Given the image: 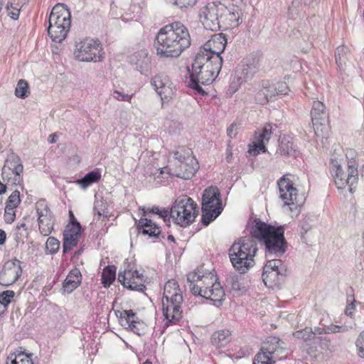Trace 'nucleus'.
Returning a JSON list of instances; mask_svg holds the SVG:
<instances>
[{
  "label": "nucleus",
  "mask_w": 364,
  "mask_h": 364,
  "mask_svg": "<svg viewBox=\"0 0 364 364\" xmlns=\"http://www.w3.org/2000/svg\"><path fill=\"white\" fill-rule=\"evenodd\" d=\"M331 171L338 188L341 189L348 185L349 191L353 193L352 186L357 183L358 179V172L355 161L348 162V170L345 171L336 160H332Z\"/></svg>",
  "instance_id": "nucleus-13"
},
{
  "label": "nucleus",
  "mask_w": 364,
  "mask_h": 364,
  "mask_svg": "<svg viewBox=\"0 0 364 364\" xmlns=\"http://www.w3.org/2000/svg\"><path fill=\"white\" fill-rule=\"evenodd\" d=\"M105 53L100 41L85 38L75 43L74 56L81 62H101Z\"/></svg>",
  "instance_id": "nucleus-11"
},
{
  "label": "nucleus",
  "mask_w": 364,
  "mask_h": 364,
  "mask_svg": "<svg viewBox=\"0 0 364 364\" xmlns=\"http://www.w3.org/2000/svg\"><path fill=\"white\" fill-rule=\"evenodd\" d=\"M121 325L134 333L141 335L144 331V323L140 321L132 310L124 311L120 316Z\"/></svg>",
  "instance_id": "nucleus-28"
},
{
  "label": "nucleus",
  "mask_w": 364,
  "mask_h": 364,
  "mask_svg": "<svg viewBox=\"0 0 364 364\" xmlns=\"http://www.w3.org/2000/svg\"><path fill=\"white\" fill-rule=\"evenodd\" d=\"M81 277L80 271L78 269H73L63 284V291L69 294L75 289L81 283Z\"/></svg>",
  "instance_id": "nucleus-32"
},
{
  "label": "nucleus",
  "mask_w": 364,
  "mask_h": 364,
  "mask_svg": "<svg viewBox=\"0 0 364 364\" xmlns=\"http://www.w3.org/2000/svg\"><path fill=\"white\" fill-rule=\"evenodd\" d=\"M293 336L303 340L308 346L307 352L309 355L316 356V353L321 350H331V340L327 336H321L318 327L305 328L293 333Z\"/></svg>",
  "instance_id": "nucleus-12"
},
{
  "label": "nucleus",
  "mask_w": 364,
  "mask_h": 364,
  "mask_svg": "<svg viewBox=\"0 0 364 364\" xmlns=\"http://www.w3.org/2000/svg\"><path fill=\"white\" fill-rule=\"evenodd\" d=\"M286 272L287 268L281 259H272L267 261L262 273V279L264 284L269 287L279 285Z\"/></svg>",
  "instance_id": "nucleus-16"
},
{
  "label": "nucleus",
  "mask_w": 364,
  "mask_h": 364,
  "mask_svg": "<svg viewBox=\"0 0 364 364\" xmlns=\"http://www.w3.org/2000/svg\"><path fill=\"white\" fill-rule=\"evenodd\" d=\"M275 124H267L259 132H256L252 144L249 145L248 152L254 156L260 153H265L267 151L265 144L269 141L272 134L273 127Z\"/></svg>",
  "instance_id": "nucleus-21"
},
{
  "label": "nucleus",
  "mask_w": 364,
  "mask_h": 364,
  "mask_svg": "<svg viewBox=\"0 0 364 364\" xmlns=\"http://www.w3.org/2000/svg\"><path fill=\"white\" fill-rule=\"evenodd\" d=\"M175 166L170 168L168 173L185 180L192 178L199 168L196 159L193 161H185L184 162L176 163Z\"/></svg>",
  "instance_id": "nucleus-26"
},
{
  "label": "nucleus",
  "mask_w": 364,
  "mask_h": 364,
  "mask_svg": "<svg viewBox=\"0 0 364 364\" xmlns=\"http://www.w3.org/2000/svg\"><path fill=\"white\" fill-rule=\"evenodd\" d=\"M259 57L253 53L247 55L242 61L241 68L237 72V80L239 84L251 80L259 70Z\"/></svg>",
  "instance_id": "nucleus-19"
},
{
  "label": "nucleus",
  "mask_w": 364,
  "mask_h": 364,
  "mask_svg": "<svg viewBox=\"0 0 364 364\" xmlns=\"http://www.w3.org/2000/svg\"><path fill=\"white\" fill-rule=\"evenodd\" d=\"M183 296L179 285L174 279L164 285L162 298V311L168 323H176L182 318Z\"/></svg>",
  "instance_id": "nucleus-6"
},
{
  "label": "nucleus",
  "mask_w": 364,
  "mask_h": 364,
  "mask_svg": "<svg viewBox=\"0 0 364 364\" xmlns=\"http://www.w3.org/2000/svg\"><path fill=\"white\" fill-rule=\"evenodd\" d=\"M191 44L188 29L181 22L167 24L158 31L154 47L161 58H177Z\"/></svg>",
  "instance_id": "nucleus-1"
},
{
  "label": "nucleus",
  "mask_w": 364,
  "mask_h": 364,
  "mask_svg": "<svg viewBox=\"0 0 364 364\" xmlns=\"http://www.w3.org/2000/svg\"><path fill=\"white\" fill-rule=\"evenodd\" d=\"M321 331V336H323L324 334L335 333H344L348 331V328L346 326H338L335 324H330L324 327H318Z\"/></svg>",
  "instance_id": "nucleus-42"
},
{
  "label": "nucleus",
  "mask_w": 364,
  "mask_h": 364,
  "mask_svg": "<svg viewBox=\"0 0 364 364\" xmlns=\"http://www.w3.org/2000/svg\"><path fill=\"white\" fill-rule=\"evenodd\" d=\"M260 350L255 355L253 364H272L277 360L286 358L288 354L284 342L275 336L269 337Z\"/></svg>",
  "instance_id": "nucleus-9"
},
{
  "label": "nucleus",
  "mask_w": 364,
  "mask_h": 364,
  "mask_svg": "<svg viewBox=\"0 0 364 364\" xmlns=\"http://www.w3.org/2000/svg\"><path fill=\"white\" fill-rule=\"evenodd\" d=\"M36 211L39 231L43 236H48L53 230L54 217L45 200H39L36 203Z\"/></svg>",
  "instance_id": "nucleus-18"
},
{
  "label": "nucleus",
  "mask_w": 364,
  "mask_h": 364,
  "mask_svg": "<svg viewBox=\"0 0 364 364\" xmlns=\"http://www.w3.org/2000/svg\"><path fill=\"white\" fill-rule=\"evenodd\" d=\"M4 220L6 223H11L16 218L15 208L6 205L4 210Z\"/></svg>",
  "instance_id": "nucleus-50"
},
{
  "label": "nucleus",
  "mask_w": 364,
  "mask_h": 364,
  "mask_svg": "<svg viewBox=\"0 0 364 364\" xmlns=\"http://www.w3.org/2000/svg\"><path fill=\"white\" fill-rule=\"evenodd\" d=\"M301 228L304 230L303 232H301V234H304L306 233L307 231L310 229V225L308 223L304 222L302 223Z\"/></svg>",
  "instance_id": "nucleus-63"
},
{
  "label": "nucleus",
  "mask_w": 364,
  "mask_h": 364,
  "mask_svg": "<svg viewBox=\"0 0 364 364\" xmlns=\"http://www.w3.org/2000/svg\"><path fill=\"white\" fill-rule=\"evenodd\" d=\"M116 277V267L108 266L102 272V283L105 287H109Z\"/></svg>",
  "instance_id": "nucleus-40"
},
{
  "label": "nucleus",
  "mask_w": 364,
  "mask_h": 364,
  "mask_svg": "<svg viewBox=\"0 0 364 364\" xmlns=\"http://www.w3.org/2000/svg\"><path fill=\"white\" fill-rule=\"evenodd\" d=\"M14 296V292L13 291L7 290L0 293V304L4 307L7 306Z\"/></svg>",
  "instance_id": "nucleus-47"
},
{
  "label": "nucleus",
  "mask_w": 364,
  "mask_h": 364,
  "mask_svg": "<svg viewBox=\"0 0 364 364\" xmlns=\"http://www.w3.org/2000/svg\"><path fill=\"white\" fill-rule=\"evenodd\" d=\"M6 238V234L4 230L0 229V245H3Z\"/></svg>",
  "instance_id": "nucleus-61"
},
{
  "label": "nucleus",
  "mask_w": 364,
  "mask_h": 364,
  "mask_svg": "<svg viewBox=\"0 0 364 364\" xmlns=\"http://www.w3.org/2000/svg\"><path fill=\"white\" fill-rule=\"evenodd\" d=\"M170 215V211L168 210L163 208L160 209L159 212V215L160 218H164V221L166 222V218Z\"/></svg>",
  "instance_id": "nucleus-60"
},
{
  "label": "nucleus",
  "mask_w": 364,
  "mask_h": 364,
  "mask_svg": "<svg viewBox=\"0 0 364 364\" xmlns=\"http://www.w3.org/2000/svg\"><path fill=\"white\" fill-rule=\"evenodd\" d=\"M257 251V241L252 235L235 241L229 249V257L233 267L241 274L246 273L255 264Z\"/></svg>",
  "instance_id": "nucleus-4"
},
{
  "label": "nucleus",
  "mask_w": 364,
  "mask_h": 364,
  "mask_svg": "<svg viewBox=\"0 0 364 364\" xmlns=\"http://www.w3.org/2000/svg\"><path fill=\"white\" fill-rule=\"evenodd\" d=\"M80 224H68L63 232V252L71 250L77 246L81 236Z\"/></svg>",
  "instance_id": "nucleus-27"
},
{
  "label": "nucleus",
  "mask_w": 364,
  "mask_h": 364,
  "mask_svg": "<svg viewBox=\"0 0 364 364\" xmlns=\"http://www.w3.org/2000/svg\"><path fill=\"white\" fill-rule=\"evenodd\" d=\"M197 215V204L187 196L178 197L170 210L171 218L181 227L190 225Z\"/></svg>",
  "instance_id": "nucleus-8"
},
{
  "label": "nucleus",
  "mask_w": 364,
  "mask_h": 364,
  "mask_svg": "<svg viewBox=\"0 0 364 364\" xmlns=\"http://www.w3.org/2000/svg\"><path fill=\"white\" fill-rule=\"evenodd\" d=\"M197 1L198 0H169V2L182 9L194 6Z\"/></svg>",
  "instance_id": "nucleus-52"
},
{
  "label": "nucleus",
  "mask_w": 364,
  "mask_h": 364,
  "mask_svg": "<svg viewBox=\"0 0 364 364\" xmlns=\"http://www.w3.org/2000/svg\"><path fill=\"white\" fill-rule=\"evenodd\" d=\"M335 58L337 65L341 70H345L352 64V55L347 46H338L335 51Z\"/></svg>",
  "instance_id": "nucleus-31"
},
{
  "label": "nucleus",
  "mask_w": 364,
  "mask_h": 364,
  "mask_svg": "<svg viewBox=\"0 0 364 364\" xmlns=\"http://www.w3.org/2000/svg\"><path fill=\"white\" fill-rule=\"evenodd\" d=\"M151 85L163 102L168 101L171 99L175 92V87L173 82L169 77L164 74H158L153 77L151 80Z\"/></svg>",
  "instance_id": "nucleus-20"
},
{
  "label": "nucleus",
  "mask_w": 364,
  "mask_h": 364,
  "mask_svg": "<svg viewBox=\"0 0 364 364\" xmlns=\"http://www.w3.org/2000/svg\"><path fill=\"white\" fill-rule=\"evenodd\" d=\"M129 61L134 65L136 70L141 74L148 75L150 70L151 60L146 50H139L129 57Z\"/></svg>",
  "instance_id": "nucleus-29"
},
{
  "label": "nucleus",
  "mask_w": 364,
  "mask_h": 364,
  "mask_svg": "<svg viewBox=\"0 0 364 364\" xmlns=\"http://www.w3.org/2000/svg\"><path fill=\"white\" fill-rule=\"evenodd\" d=\"M262 87L264 90L269 100H272L277 95V91L274 88V84L270 83L269 81H263Z\"/></svg>",
  "instance_id": "nucleus-49"
},
{
  "label": "nucleus",
  "mask_w": 364,
  "mask_h": 364,
  "mask_svg": "<svg viewBox=\"0 0 364 364\" xmlns=\"http://www.w3.org/2000/svg\"><path fill=\"white\" fill-rule=\"evenodd\" d=\"M132 0H113L111 6L112 9L114 7L119 8L123 11H127L129 10Z\"/></svg>",
  "instance_id": "nucleus-48"
},
{
  "label": "nucleus",
  "mask_w": 364,
  "mask_h": 364,
  "mask_svg": "<svg viewBox=\"0 0 364 364\" xmlns=\"http://www.w3.org/2000/svg\"><path fill=\"white\" fill-rule=\"evenodd\" d=\"M60 247V242L53 237H50L47 239L46 242V250L50 254H54L58 252Z\"/></svg>",
  "instance_id": "nucleus-44"
},
{
  "label": "nucleus",
  "mask_w": 364,
  "mask_h": 364,
  "mask_svg": "<svg viewBox=\"0 0 364 364\" xmlns=\"http://www.w3.org/2000/svg\"><path fill=\"white\" fill-rule=\"evenodd\" d=\"M232 289L235 291H240L242 290L241 284L238 280L237 276L232 277L230 279Z\"/></svg>",
  "instance_id": "nucleus-57"
},
{
  "label": "nucleus",
  "mask_w": 364,
  "mask_h": 364,
  "mask_svg": "<svg viewBox=\"0 0 364 364\" xmlns=\"http://www.w3.org/2000/svg\"><path fill=\"white\" fill-rule=\"evenodd\" d=\"M139 232L144 235H149L154 239H160V228L153 223L151 219L141 217L138 223Z\"/></svg>",
  "instance_id": "nucleus-30"
},
{
  "label": "nucleus",
  "mask_w": 364,
  "mask_h": 364,
  "mask_svg": "<svg viewBox=\"0 0 364 364\" xmlns=\"http://www.w3.org/2000/svg\"><path fill=\"white\" fill-rule=\"evenodd\" d=\"M355 309V304L353 302H351L346 306L345 309V314L348 316H352Z\"/></svg>",
  "instance_id": "nucleus-59"
},
{
  "label": "nucleus",
  "mask_w": 364,
  "mask_h": 364,
  "mask_svg": "<svg viewBox=\"0 0 364 364\" xmlns=\"http://www.w3.org/2000/svg\"><path fill=\"white\" fill-rule=\"evenodd\" d=\"M55 136H56V135L55 134H52L49 135L48 141L50 144H54L56 142Z\"/></svg>",
  "instance_id": "nucleus-64"
},
{
  "label": "nucleus",
  "mask_w": 364,
  "mask_h": 364,
  "mask_svg": "<svg viewBox=\"0 0 364 364\" xmlns=\"http://www.w3.org/2000/svg\"><path fill=\"white\" fill-rule=\"evenodd\" d=\"M230 341V332L225 329L215 332L211 338L212 343L217 348L225 346Z\"/></svg>",
  "instance_id": "nucleus-35"
},
{
  "label": "nucleus",
  "mask_w": 364,
  "mask_h": 364,
  "mask_svg": "<svg viewBox=\"0 0 364 364\" xmlns=\"http://www.w3.org/2000/svg\"><path fill=\"white\" fill-rule=\"evenodd\" d=\"M238 131V124L236 122H233L228 128L227 133L230 139H234L236 137Z\"/></svg>",
  "instance_id": "nucleus-56"
},
{
  "label": "nucleus",
  "mask_w": 364,
  "mask_h": 364,
  "mask_svg": "<svg viewBox=\"0 0 364 364\" xmlns=\"http://www.w3.org/2000/svg\"><path fill=\"white\" fill-rule=\"evenodd\" d=\"M70 11L63 4H57L52 9L49 18L48 33L53 41L61 43L70 30Z\"/></svg>",
  "instance_id": "nucleus-7"
},
{
  "label": "nucleus",
  "mask_w": 364,
  "mask_h": 364,
  "mask_svg": "<svg viewBox=\"0 0 364 364\" xmlns=\"http://www.w3.org/2000/svg\"><path fill=\"white\" fill-rule=\"evenodd\" d=\"M6 10L8 16H9L11 18L16 20L18 18L21 9L18 4H16V6H14L13 2L8 3L6 6Z\"/></svg>",
  "instance_id": "nucleus-46"
},
{
  "label": "nucleus",
  "mask_w": 364,
  "mask_h": 364,
  "mask_svg": "<svg viewBox=\"0 0 364 364\" xmlns=\"http://www.w3.org/2000/svg\"><path fill=\"white\" fill-rule=\"evenodd\" d=\"M22 272L21 262L17 259L7 261L0 272V284L8 287L13 284Z\"/></svg>",
  "instance_id": "nucleus-22"
},
{
  "label": "nucleus",
  "mask_w": 364,
  "mask_h": 364,
  "mask_svg": "<svg viewBox=\"0 0 364 364\" xmlns=\"http://www.w3.org/2000/svg\"><path fill=\"white\" fill-rule=\"evenodd\" d=\"M21 203L20 192L18 191H14L9 197L6 205L17 208Z\"/></svg>",
  "instance_id": "nucleus-45"
},
{
  "label": "nucleus",
  "mask_w": 364,
  "mask_h": 364,
  "mask_svg": "<svg viewBox=\"0 0 364 364\" xmlns=\"http://www.w3.org/2000/svg\"><path fill=\"white\" fill-rule=\"evenodd\" d=\"M174 159V165L176 163L184 162L185 161H193L195 158L193 156V152L191 149L181 146L176 148L175 151L172 152Z\"/></svg>",
  "instance_id": "nucleus-34"
},
{
  "label": "nucleus",
  "mask_w": 364,
  "mask_h": 364,
  "mask_svg": "<svg viewBox=\"0 0 364 364\" xmlns=\"http://www.w3.org/2000/svg\"><path fill=\"white\" fill-rule=\"evenodd\" d=\"M23 171H18V173L13 171H2L1 176L8 185H21L23 181Z\"/></svg>",
  "instance_id": "nucleus-38"
},
{
  "label": "nucleus",
  "mask_w": 364,
  "mask_h": 364,
  "mask_svg": "<svg viewBox=\"0 0 364 364\" xmlns=\"http://www.w3.org/2000/svg\"><path fill=\"white\" fill-rule=\"evenodd\" d=\"M274 88L277 91V95H287L289 90L285 82H279L274 84Z\"/></svg>",
  "instance_id": "nucleus-53"
},
{
  "label": "nucleus",
  "mask_w": 364,
  "mask_h": 364,
  "mask_svg": "<svg viewBox=\"0 0 364 364\" xmlns=\"http://www.w3.org/2000/svg\"><path fill=\"white\" fill-rule=\"evenodd\" d=\"M28 235V229L25 223H19L14 230V238L17 244L23 243V240Z\"/></svg>",
  "instance_id": "nucleus-41"
},
{
  "label": "nucleus",
  "mask_w": 364,
  "mask_h": 364,
  "mask_svg": "<svg viewBox=\"0 0 364 364\" xmlns=\"http://www.w3.org/2000/svg\"><path fill=\"white\" fill-rule=\"evenodd\" d=\"M159 210L160 208L158 207V206H154L152 208H144L143 209V211H144V215H143V218H146L145 216L148 214V213H153V214H157L159 215Z\"/></svg>",
  "instance_id": "nucleus-58"
},
{
  "label": "nucleus",
  "mask_w": 364,
  "mask_h": 364,
  "mask_svg": "<svg viewBox=\"0 0 364 364\" xmlns=\"http://www.w3.org/2000/svg\"><path fill=\"white\" fill-rule=\"evenodd\" d=\"M227 44V39L223 33L215 34L200 49L198 53H207L209 57L219 55L224 51Z\"/></svg>",
  "instance_id": "nucleus-25"
},
{
  "label": "nucleus",
  "mask_w": 364,
  "mask_h": 364,
  "mask_svg": "<svg viewBox=\"0 0 364 364\" xmlns=\"http://www.w3.org/2000/svg\"><path fill=\"white\" fill-rule=\"evenodd\" d=\"M279 188V197L283 201L284 205H300L301 198H299L298 190L294 186L292 181L283 176L277 181Z\"/></svg>",
  "instance_id": "nucleus-17"
},
{
  "label": "nucleus",
  "mask_w": 364,
  "mask_h": 364,
  "mask_svg": "<svg viewBox=\"0 0 364 364\" xmlns=\"http://www.w3.org/2000/svg\"><path fill=\"white\" fill-rule=\"evenodd\" d=\"M28 85L27 82L24 80H20L18 82L15 90V94L18 97L25 98L28 96Z\"/></svg>",
  "instance_id": "nucleus-43"
},
{
  "label": "nucleus",
  "mask_w": 364,
  "mask_h": 364,
  "mask_svg": "<svg viewBox=\"0 0 364 364\" xmlns=\"http://www.w3.org/2000/svg\"><path fill=\"white\" fill-rule=\"evenodd\" d=\"M278 151L281 155L294 156L296 154V149H294L291 139L289 137L283 136L279 140Z\"/></svg>",
  "instance_id": "nucleus-37"
},
{
  "label": "nucleus",
  "mask_w": 364,
  "mask_h": 364,
  "mask_svg": "<svg viewBox=\"0 0 364 364\" xmlns=\"http://www.w3.org/2000/svg\"><path fill=\"white\" fill-rule=\"evenodd\" d=\"M2 171H15L16 173H18V171L23 172V163L19 156H18L14 152H11L9 154H8L4 165L2 168Z\"/></svg>",
  "instance_id": "nucleus-33"
},
{
  "label": "nucleus",
  "mask_w": 364,
  "mask_h": 364,
  "mask_svg": "<svg viewBox=\"0 0 364 364\" xmlns=\"http://www.w3.org/2000/svg\"><path fill=\"white\" fill-rule=\"evenodd\" d=\"M250 235L265 246L266 255L281 257L287 248L284 237V226H273L255 219L250 230Z\"/></svg>",
  "instance_id": "nucleus-3"
},
{
  "label": "nucleus",
  "mask_w": 364,
  "mask_h": 364,
  "mask_svg": "<svg viewBox=\"0 0 364 364\" xmlns=\"http://www.w3.org/2000/svg\"><path fill=\"white\" fill-rule=\"evenodd\" d=\"M101 174L99 171H92L87 173L84 177L77 181V183L83 188H87L93 183L100 181Z\"/></svg>",
  "instance_id": "nucleus-39"
},
{
  "label": "nucleus",
  "mask_w": 364,
  "mask_h": 364,
  "mask_svg": "<svg viewBox=\"0 0 364 364\" xmlns=\"http://www.w3.org/2000/svg\"><path fill=\"white\" fill-rule=\"evenodd\" d=\"M221 13V30L236 28L242 22V11L238 6H232L229 8L223 4Z\"/></svg>",
  "instance_id": "nucleus-23"
},
{
  "label": "nucleus",
  "mask_w": 364,
  "mask_h": 364,
  "mask_svg": "<svg viewBox=\"0 0 364 364\" xmlns=\"http://www.w3.org/2000/svg\"><path fill=\"white\" fill-rule=\"evenodd\" d=\"M201 210V222L204 225H209L222 213L220 193L217 187L210 186L204 190Z\"/></svg>",
  "instance_id": "nucleus-10"
},
{
  "label": "nucleus",
  "mask_w": 364,
  "mask_h": 364,
  "mask_svg": "<svg viewBox=\"0 0 364 364\" xmlns=\"http://www.w3.org/2000/svg\"><path fill=\"white\" fill-rule=\"evenodd\" d=\"M355 346L359 355L364 358V331L358 336L355 341Z\"/></svg>",
  "instance_id": "nucleus-51"
},
{
  "label": "nucleus",
  "mask_w": 364,
  "mask_h": 364,
  "mask_svg": "<svg viewBox=\"0 0 364 364\" xmlns=\"http://www.w3.org/2000/svg\"><path fill=\"white\" fill-rule=\"evenodd\" d=\"M112 96L114 99L124 102H130L132 98V95L124 94L119 90H114L112 93Z\"/></svg>",
  "instance_id": "nucleus-55"
},
{
  "label": "nucleus",
  "mask_w": 364,
  "mask_h": 364,
  "mask_svg": "<svg viewBox=\"0 0 364 364\" xmlns=\"http://www.w3.org/2000/svg\"><path fill=\"white\" fill-rule=\"evenodd\" d=\"M314 132L318 137L327 138L329 132L328 115L326 107L321 101H314L311 111Z\"/></svg>",
  "instance_id": "nucleus-15"
},
{
  "label": "nucleus",
  "mask_w": 364,
  "mask_h": 364,
  "mask_svg": "<svg viewBox=\"0 0 364 364\" xmlns=\"http://www.w3.org/2000/svg\"><path fill=\"white\" fill-rule=\"evenodd\" d=\"M223 4L215 2L208 3L201 8L199 14L200 21L203 26L212 31L221 30V13L223 12Z\"/></svg>",
  "instance_id": "nucleus-14"
},
{
  "label": "nucleus",
  "mask_w": 364,
  "mask_h": 364,
  "mask_svg": "<svg viewBox=\"0 0 364 364\" xmlns=\"http://www.w3.org/2000/svg\"><path fill=\"white\" fill-rule=\"evenodd\" d=\"M255 100L262 105L267 103L270 100L262 87L256 94Z\"/></svg>",
  "instance_id": "nucleus-54"
},
{
  "label": "nucleus",
  "mask_w": 364,
  "mask_h": 364,
  "mask_svg": "<svg viewBox=\"0 0 364 364\" xmlns=\"http://www.w3.org/2000/svg\"><path fill=\"white\" fill-rule=\"evenodd\" d=\"M223 65V58L219 55L209 57L205 53H197L192 63V73L188 86L203 95L205 92L201 85L211 84L218 75Z\"/></svg>",
  "instance_id": "nucleus-2"
},
{
  "label": "nucleus",
  "mask_w": 364,
  "mask_h": 364,
  "mask_svg": "<svg viewBox=\"0 0 364 364\" xmlns=\"http://www.w3.org/2000/svg\"><path fill=\"white\" fill-rule=\"evenodd\" d=\"M32 356V353L26 354L23 352L10 354L6 359V364H34Z\"/></svg>",
  "instance_id": "nucleus-36"
},
{
  "label": "nucleus",
  "mask_w": 364,
  "mask_h": 364,
  "mask_svg": "<svg viewBox=\"0 0 364 364\" xmlns=\"http://www.w3.org/2000/svg\"><path fill=\"white\" fill-rule=\"evenodd\" d=\"M187 281L191 292L215 303L220 304L225 296V291L220 283L215 281L210 273L204 274L200 269L187 275Z\"/></svg>",
  "instance_id": "nucleus-5"
},
{
  "label": "nucleus",
  "mask_w": 364,
  "mask_h": 364,
  "mask_svg": "<svg viewBox=\"0 0 364 364\" xmlns=\"http://www.w3.org/2000/svg\"><path fill=\"white\" fill-rule=\"evenodd\" d=\"M69 217H70V223L69 224H73V223L80 224V223H78L77 221V220L75 219L74 214L72 211L69 212Z\"/></svg>",
  "instance_id": "nucleus-62"
},
{
  "label": "nucleus",
  "mask_w": 364,
  "mask_h": 364,
  "mask_svg": "<svg viewBox=\"0 0 364 364\" xmlns=\"http://www.w3.org/2000/svg\"><path fill=\"white\" fill-rule=\"evenodd\" d=\"M118 281L127 289L130 290L142 291L145 289L144 284V276L136 270H125L119 272Z\"/></svg>",
  "instance_id": "nucleus-24"
}]
</instances>
